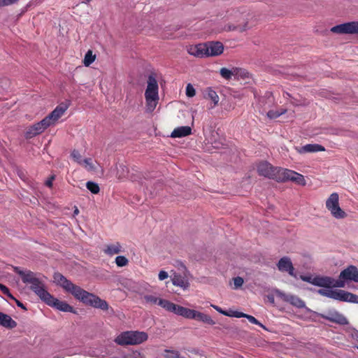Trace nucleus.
I'll list each match as a JSON object with an SVG mask.
<instances>
[{"mask_svg": "<svg viewBox=\"0 0 358 358\" xmlns=\"http://www.w3.org/2000/svg\"><path fill=\"white\" fill-rule=\"evenodd\" d=\"M48 127V123L43 119L41 121L33 124L27 129L25 133V137L26 138H31L43 132Z\"/></svg>", "mask_w": 358, "mask_h": 358, "instance_id": "4468645a", "label": "nucleus"}, {"mask_svg": "<svg viewBox=\"0 0 358 358\" xmlns=\"http://www.w3.org/2000/svg\"><path fill=\"white\" fill-rule=\"evenodd\" d=\"M326 208L336 219H343L347 217L346 213L339 206V195L336 192L331 194L327 199Z\"/></svg>", "mask_w": 358, "mask_h": 358, "instance_id": "423d86ee", "label": "nucleus"}, {"mask_svg": "<svg viewBox=\"0 0 358 358\" xmlns=\"http://www.w3.org/2000/svg\"><path fill=\"white\" fill-rule=\"evenodd\" d=\"M336 280L338 287H344L348 282H358L357 268L352 265L348 266L341 272L338 279Z\"/></svg>", "mask_w": 358, "mask_h": 358, "instance_id": "0eeeda50", "label": "nucleus"}, {"mask_svg": "<svg viewBox=\"0 0 358 358\" xmlns=\"http://www.w3.org/2000/svg\"><path fill=\"white\" fill-rule=\"evenodd\" d=\"M238 68H234L232 70H229L227 68H222L220 71V73L223 78L229 80L233 76H236V75H238Z\"/></svg>", "mask_w": 358, "mask_h": 358, "instance_id": "cd10ccee", "label": "nucleus"}, {"mask_svg": "<svg viewBox=\"0 0 358 358\" xmlns=\"http://www.w3.org/2000/svg\"><path fill=\"white\" fill-rule=\"evenodd\" d=\"M192 133V129L189 126H182L176 128L171 133L172 138H181L189 136Z\"/></svg>", "mask_w": 358, "mask_h": 358, "instance_id": "a878e982", "label": "nucleus"}, {"mask_svg": "<svg viewBox=\"0 0 358 358\" xmlns=\"http://www.w3.org/2000/svg\"><path fill=\"white\" fill-rule=\"evenodd\" d=\"M0 325L7 329L16 327L17 322L10 316L0 312Z\"/></svg>", "mask_w": 358, "mask_h": 358, "instance_id": "393cba45", "label": "nucleus"}, {"mask_svg": "<svg viewBox=\"0 0 358 358\" xmlns=\"http://www.w3.org/2000/svg\"><path fill=\"white\" fill-rule=\"evenodd\" d=\"M55 179V176H52L50 178H49L46 182H45V185L49 187H51L52 185V180Z\"/></svg>", "mask_w": 358, "mask_h": 358, "instance_id": "5fc2aeb1", "label": "nucleus"}, {"mask_svg": "<svg viewBox=\"0 0 358 358\" xmlns=\"http://www.w3.org/2000/svg\"><path fill=\"white\" fill-rule=\"evenodd\" d=\"M53 278L55 283L61 286L66 292L71 293L76 299L83 303L102 310H107L109 308L108 303L106 301L74 285L62 274L55 273Z\"/></svg>", "mask_w": 358, "mask_h": 358, "instance_id": "f257e3e1", "label": "nucleus"}, {"mask_svg": "<svg viewBox=\"0 0 358 358\" xmlns=\"http://www.w3.org/2000/svg\"><path fill=\"white\" fill-rule=\"evenodd\" d=\"M13 300L15 301V303H16V304H17V306L18 307H20V308H22L24 310H27V308L24 306V305L22 302H20V301H18L15 298Z\"/></svg>", "mask_w": 358, "mask_h": 358, "instance_id": "864d4df0", "label": "nucleus"}, {"mask_svg": "<svg viewBox=\"0 0 358 358\" xmlns=\"http://www.w3.org/2000/svg\"><path fill=\"white\" fill-rule=\"evenodd\" d=\"M164 352V357L166 358H185V357L181 356L180 352L177 350H165Z\"/></svg>", "mask_w": 358, "mask_h": 358, "instance_id": "72a5a7b5", "label": "nucleus"}, {"mask_svg": "<svg viewBox=\"0 0 358 358\" xmlns=\"http://www.w3.org/2000/svg\"><path fill=\"white\" fill-rule=\"evenodd\" d=\"M357 349H358V346H357Z\"/></svg>", "mask_w": 358, "mask_h": 358, "instance_id": "4d7b16f0", "label": "nucleus"}, {"mask_svg": "<svg viewBox=\"0 0 358 358\" xmlns=\"http://www.w3.org/2000/svg\"><path fill=\"white\" fill-rule=\"evenodd\" d=\"M169 277V274L165 271H160L158 275V278L159 280H164Z\"/></svg>", "mask_w": 358, "mask_h": 358, "instance_id": "3c124183", "label": "nucleus"}, {"mask_svg": "<svg viewBox=\"0 0 358 358\" xmlns=\"http://www.w3.org/2000/svg\"><path fill=\"white\" fill-rule=\"evenodd\" d=\"M296 151L299 153H307V152H317L320 151H324L325 148L320 144H306L300 148H296Z\"/></svg>", "mask_w": 358, "mask_h": 358, "instance_id": "4be33fe9", "label": "nucleus"}, {"mask_svg": "<svg viewBox=\"0 0 358 358\" xmlns=\"http://www.w3.org/2000/svg\"><path fill=\"white\" fill-rule=\"evenodd\" d=\"M278 269L281 272H287L289 275L296 278L294 268L289 257H283L280 259L277 264Z\"/></svg>", "mask_w": 358, "mask_h": 358, "instance_id": "dca6fc26", "label": "nucleus"}, {"mask_svg": "<svg viewBox=\"0 0 358 358\" xmlns=\"http://www.w3.org/2000/svg\"><path fill=\"white\" fill-rule=\"evenodd\" d=\"M143 299L144 300L145 303L149 305H156L158 304L159 306L163 308L167 311V308L166 306H167L166 303H171V301L166 299H162L157 296L156 295L152 294H145L143 296Z\"/></svg>", "mask_w": 358, "mask_h": 358, "instance_id": "6ab92c4d", "label": "nucleus"}, {"mask_svg": "<svg viewBox=\"0 0 358 358\" xmlns=\"http://www.w3.org/2000/svg\"><path fill=\"white\" fill-rule=\"evenodd\" d=\"M86 169L88 171H92L94 169V166L92 164V159L90 158L85 159L82 161V164Z\"/></svg>", "mask_w": 358, "mask_h": 358, "instance_id": "4c0bfd02", "label": "nucleus"}, {"mask_svg": "<svg viewBox=\"0 0 358 358\" xmlns=\"http://www.w3.org/2000/svg\"><path fill=\"white\" fill-rule=\"evenodd\" d=\"M194 315V318H193V320H196L211 325H213L215 323L209 315L203 313L195 310Z\"/></svg>", "mask_w": 358, "mask_h": 358, "instance_id": "bb28decb", "label": "nucleus"}, {"mask_svg": "<svg viewBox=\"0 0 358 358\" xmlns=\"http://www.w3.org/2000/svg\"><path fill=\"white\" fill-rule=\"evenodd\" d=\"M71 156L72 157V158L73 159V160L76 162H77L79 164H82L83 159H82V157H81V155L80 154L79 151H78L76 150H73L71 152Z\"/></svg>", "mask_w": 358, "mask_h": 358, "instance_id": "58836bf2", "label": "nucleus"}, {"mask_svg": "<svg viewBox=\"0 0 358 358\" xmlns=\"http://www.w3.org/2000/svg\"><path fill=\"white\" fill-rule=\"evenodd\" d=\"M225 31H234L238 30L240 31H243L245 30V25L242 27L240 24L234 25V24H228L224 27Z\"/></svg>", "mask_w": 358, "mask_h": 358, "instance_id": "e433bc0d", "label": "nucleus"}, {"mask_svg": "<svg viewBox=\"0 0 358 358\" xmlns=\"http://www.w3.org/2000/svg\"><path fill=\"white\" fill-rule=\"evenodd\" d=\"M180 269L182 271L184 275H182L176 271H171V282L173 285L180 287L185 290L189 287V282H188L185 273L187 269L185 266L182 263L180 264Z\"/></svg>", "mask_w": 358, "mask_h": 358, "instance_id": "9d476101", "label": "nucleus"}, {"mask_svg": "<svg viewBox=\"0 0 358 358\" xmlns=\"http://www.w3.org/2000/svg\"><path fill=\"white\" fill-rule=\"evenodd\" d=\"M115 262L118 267H123L128 264L129 260L124 256H117L115 259Z\"/></svg>", "mask_w": 358, "mask_h": 358, "instance_id": "c9c22d12", "label": "nucleus"}, {"mask_svg": "<svg viewBox=\"0 0 358 358\" xmlns=\"http://www.w3.org/2000/svg\"><path fill=\"white\" fill-rule=\"evenodd\" d=\"M158 84L155 77L150 75L148 79V85L145 92V98L146 102V111L152 112L158 103Z\"/></svg>", "mask_w": 358, "mask_h": 358, "instance_id": "39448f33", "label": "nucleus"}, {"mask_svg": "<svg viewBox=\"0 0 358 358\" xmlns=\"http://www.w3.org/2000/svg\"><path fill=\"white\" fill-rule=\"evenodd\" d=\"M117 176L119 179L125 178L129 172L127 166L122 164L117 166Z\"/></svg>", "mask_w": 358, "mask_h": 358, "instance_id": "c756f323", "label": "nucleus"}, {"mask_svg": "<svg viewBox=\"0 0 358 358\" xmlns=\"http://www.w3.org/2000/svg\"><path fill=\"white\" fill-rule=\"evenodd\" d=\"M229 315H228L229 317H236V318L245 317V316L247 315L242 312L234 311V310H230V311H229Z\"/></svg>", "mask_w": 358, "mask_h": 358, "instance_id": "37998d69", "label": "nucleus"}, {"mask_svg": "<svg viewBox=\"0 0 358 358\" xmlns=\"http://www.w3.org/2000/svg\"><path fill=\"white\" fill-rule=\"evenodd\" d=\"M233 281H234L233 289H237L240 288L243 285V282H244L243 278L239 277V276L234 278Z\"/></svg>", "mask_w": 358, "mask_h": 358, "instance_id": "ea45409f", "label": "nucleus"}, {"mask_svg": "<svg viewBox=\"0 0 358 358\" xmlns=\"http://www.w3.org/2000/svg\"><path fill=\"white\" fill-rule=\"evenodd\" d=\"M275 293L277 296L282 299L284 301L288 302L296 308H301L306 307L305 302L296 296L287 294L279 289H276Z\"/></svg>", "mask_w": 358, "mask_h": 358, "instance_id": "f8f14e48", "label": "nucleus"}, {"mask_svg": "<svg viewBox=\"0 0 358 358\" xmlns=\"http://www.w3.org/2000/svg\"><path fill=\"white\" fill-rule=\"evenodd\" d=\"M18 0H0V7L7 6L16 3Z\"/></svg>", "mask_w": 358, "mask_h": 358, "instance_id": "de8ad7c7", "label": "nucleus"}, {"mask_svg": "<svg viewBox=\"0 0 358 358\" xmlns=\"http://www.w3.org/2000/svg\"><path fill=\"white\" fill-rule=\"evenodd\" d=\"M0 290L2 292V293L3 294L6 295L10 299H15V297L10 292L9 289L6 286H5L1 283H0Z\"/></svg>", "mask_w": 358, "mask_h": 358, "instance_id": "79ce46f5", "label": "nucleus"}, {"mask_svg": "<svg viewBox=\"0 0 358 358\" xmlns=\"http://www.w3.org/2000/svg\"><path fill=\"white\" fill-rule=\"evenodd\" d=\"M79 213V210L77 207H75L74 211H73V216L77 215Z\"/></svg>", "mask_w": 358, "mask_h": 358, "instance_id": "6e6d98bb", "label": "nucleus"}, {"mask_svg": "<svg viewBox=\"0 0 358 358\" xmlns=\"http://www.w3.org/2000/svg\"><path fill=\"white\" fill-rule=\"evenodd\" d=\"M103 251L106 255L108 256H113L114 255H117L122 252V247L119 242H116L113 244L106 245Z\"/></svg>", "mask_w": 358, "mask_h": 358, "instance_id": "5701e85b", "label": "nucleus"}, {"mask_svg": "<svg viewBox=\"0 0 358 358\" xmlns=\"http://www.w3.org/2000/svg\"><path fill=\"white\" fill-rule=\"evenodd\" d=\"M301 279L314 285L315 275H301Z\"/></svg>", "mask_w": 358, "mask_h": 358, "instance_id": "a18cd8bd", "label": "nucleus"}, {"mask_svg": "<svg viewBox=\"0 0 358 358\" xmlns=\"http://www.w3.org/2000/svg\"><path fill=\"white\" fill-rule=\"evenodd\" d=\"M321 317L327 320L338 324L345 325L348 324V319L343 314L336 310L330 311L327 315H321Z\"/></svg>", "mask_w": 358, "mask_h": 358, "instance_id": "a211bd4d", "label": "nucleus"}, {"mask_svg": "<svg viewBox=\"0 0 358 358\" xmlns=\"http://www.w3.org/2000/svg\"><path fill=\"white\" fill-rule=\"evenodd\" d=\"M87 353L90 357L98 358H104L108 354V352L106 350H101L98 349H90Z\"/></svg>", "mask_w": 358, "mask_h": 358, "instance_id": "c85d7f7f", "label": "nucleus"}, {"mask_svg": "<svg viewBox=\"0 0 358 358\" xmlns=\"http://www.w3.org/2000/svg\"><path fill=\"white\" fill-rule=\"evenodd\" d=\"M314 285L327 288L317 291L322 296L341 301L358 303V295L343 289H332L331 288L338 287L336 280L331 277L315 275Z\"/></svg>", "mask_w": 358, "mask_h": 358, "instance_id": "f03ea898", "label": "nucleus"}, {"mask_svg": "<svg viewBox=\"0 0 358 358\" xmlns=\"http://www.w3.org/2000/svg\"><path fill=\"white\" fill-rule=\"evenodd\" d=\"M331 31L338 34H358V22H350L336 25Z\"/></svg>", "mask_w": 358, "mask_h": 358, "instance_id": "1a4fd4ad", "label": "nucleus"}, {"mask_svg": "<svg viewBox=\"0 0 358 358\" xmlns=\"http://www.w3.org/2000/svg\"><path fill=\"white\" fill-rule=\"evenodd\" d=\"M275 171L276 167H273L271 164L266 162L259 163L257 166L258 173L268 178L274 179Z\"/></svg>", "mask_w": 358, "mask_h": 358, "instance_id": "f3484780", "label": "nucleus"}, {"mask_svg": "<svg viewBox=\"0 0 358 358\" xmlns=\"http://www.w3.org/2000/svg\"><path fill=\"white\" fill-rule=\"evenodd\" d=\"M86 187L87 189L90 190L92 194H98L99 192V186L96 182L88 181L86 183Z\"/></svg>", "mask_w": 358, "mask_h": 358, "instance_id": "473e14b6", "label": "nucleus"}, {"mask_svg": "<svg viewBox=\"0 0 358 358\" xmlns=\"http://www.w3.org/2000/svg\"><path fill=\"white\" fill-rule=\"evenodd\" d=\"M238 70H239L238 74L236 75V76L241 77L243 78H248L249 73L247 71H245V69H238Z\"/></svg>", "mask_w": 358, "mask_h": 358, "instance_id": "09e8293b", "label": "nucleus"}, {"mask_svg": "<svg viewBox=\"0 0 358 358\" xmlns=\"http://www.w3.org/2000/svg\"><path fill=\"white\" fill-rule=\"evenodd\" d=\"M148 338L146 332L138 331H127L120 334L114 340L119 345H139Z\"/></svg>", "mask_w": 358, "mask_h": 358, "instance_id": "20e7f679", "label": "nucleus"}, {"mask_svg": "<svg viewBox=\"0 0 358 358\" xmlns=\"http://www.w3.org/2000/svg\"><path fill=\"white\" fill-rule=\"evenodd\" d=\"M14 270L16 273H17L22 278V280H23V276L26 274L28 273V271H22L20 268L18 267H15L14 268Z\"/></svg>", "mask_w": 358, "mask_h": 358, "instance_id": "603ef678", "label": "nucleus"}, {"mask_svg": "<svg viewBox=\"0 0 358 358\" xmlns=\"http://www.w3.org/2000/svg\"><path fill=\"white\" fill-rule=\"evenodd\" d=\"M286 113V110L282 109L280 110H271L267 113V116L270 119H275L280 117L281 115L285 114Z\"/></svg>", "mask_w": 358, "mask_h": 358, "instance_id": "f704fd0d", "label": "nucleus"}, {"mask_svg": "<svg viewBox=\"0 0 358 358\" xmlns=\"http://www.w3.org/2000/svg\"><path fill=\"white\" fill-rule=\"evenodd\" d=\"M203 97L204 99L210 100L212 101L213 104H211L209 107L210 109L213 108L215 106H217L220 100L217 92L210 87L207 88L204 91Z\"/></svg>", "mask_w": 358, "mask_h": 358, "instance_id": "b1692460", "label": "nucleus"}, {"mask_svg": "<svg viewBox=\"0 0 358 358\" xmlns=\"http://www.w3.org/2000/svg\"><path fill=\"white\" fill-rule=\"evenodd\" d=\"M206 50V57H215L221 55L224 51V46L219 41H210L205 43Z\"/></svg>", "mask_w": 358, "mask_h": 358, "instance_id": "2eb2a0df", "label": "nucleus"}, {"mask_svg": "<svg viewBox=\"0 0 358 358\" xmlns=\"http://www.w3.org/2000/svg\"><path fill=\"white\" fill-rule=\"evenodd\" d=\"M211 306L215 309L216 310L218 313L224 315H226V316H228L229 315V311H227V310H222L220 307L217 306H215V305H211Z\"/></svg>", "mask_w": 358, "mask_h": 358, "instance_id": "8fccbe9b", "label": "nucleus"}, {"mask_svg": "<svg viewBox=\"0 0 358 358\" xmlns=\"http://www.w3.org/2000/svg\"><path fill=\"white\" fill-rule=\"evenodd\" d=\"M166 303V308H167L168 312L173 313L186 319L193 320L194 318V310L177 305L173 302Z\"/></svg>", "mask_w": 358, "mask_h": 358, "instance_id": "6e6552de", "label": "nucleus"}, {"mask_svg": "<svg viewBox=\"0 0 358 358\" xmlns=\"http://www.w3.org/2000/svg\"><path fill=\"white\" fill-rule=\"evenodd\" d=\"M196 94L195 89L190 83L187 84L186 87V95L188 97H193Z\"/></svg>", "mask_w": 358, "mask_h": 358, "instance_id": "a19ab883", "label": "nucleus"}, {"mask_svg": "<svg viewBox=\"0 0 358 358\" xmlns=\"http://www.w3.org/2000/svg\"><path fill=\"white\" fill-rule=\"evenodd\" d=\"M96 56L92 54V50H88L85 55L83 64L85 66H89L95 60Z\"/></svg>", "mask_w": 358, "mask_h": 358, "instance_id": "7c9ffc66", "label": "nucleus"}, {"mask_svg": "<svg viewBox=\"0 0 358 358\" xmlns=\"http://www.w3.org/2000/svg\"><path fill=\"white\" fill-rule=\"evenodd\" d=\"M45 303L47 305L53 307L60 311L69 313L73 312V308L72 306L68 304L66 301H59L51 294L50 298L47 299V300L45 301Z\"/></svg>", "mask_w": 358, "mask_h": 358, "instance_id": "ddd939ff", "label": "nucleus"}, {"mask_svg": "<svg viewBox=\"0 0 358 358\" xmlns=\"http://www.w3.org/2000/svg\"><path fill=\"white\" fill-rule=\"evenodd\" d=\"M294 171L282 169L280 167H276L275 175L274 176V180L280 182H285L287 180H291L294 175Z\"/></svg>", "mask_w": 358, "mask_h": 358, "instance_id": "412c9836", "label": "nucleus"}, {"mask_svg": "<svg viewBox=\"0 0 358 358\" xmlns=\"http://www.w3.org/2000/svg\"><path fill=\"white\" fill-rule=\"evenodd\" d=\"M124 358H145V357L140 352L134 351L131 354L125 357Z\"/></svg>", "mask_w": 358, "mask_h": 358, "instance_id": "49530a36", "label": "nucleus"}, {"mask_svg": "<svg viewBox=\"0 0 358 358\" xmlns=\"http://www.w3.org/2000/svg\"><path fill=\"white\" fill-rule=\"evenodd\" d=\"M245 318H247L250 323L257 324L263 328H265L264 327V325L261 322H259L255 317L247 314L245 316Z\"/></svg>", "mask_w": 358, "mask_h": 358, "instance_id": "c03bdc74", "label": "nucleus"}, {"mask_svg": "<svg viewBox=\"0 0 358 358\" xmlns=\"http://www.w3.org/2000/svg\"><path fill=\"white\" fill-rule=\"evenodd\" d=\"M291 181L295 182L298 185H303V186H305L306 184V180L304 178L303 176L297 172H295V171L294 173V175L292 178Z\"/></svg>", "mask_w": 358, "mask_h": 358, "instance_id": "2f4dec72", "label": "nucleus"}, {"mask_svg": "<svg viewBox=\"0 0 358 358\" xmlns=\"http://www.w3.org/2000/svg\"><path fill=\"white\" fill-rule=\"evenodd\" d=\"M206 50L205 43L189 45L187 47V52L196 57H206Z\"/></svg>", "mask_w": 358, "mask_h": 358, "instance_id": "aec40b11", "label": "nucleus"}, {"mask_svg": "<svg viewBox=\"0 0 358 358\" xmlns=\"http://www.w3.org/2000/svg\"><path fill=\"white\" fill-rule=\"evenodd\" d=\"M67 108L68 105L64 103L60 104L43 119L48 123L49 127L53 125L64 114Z\"/></svg>", "mask_w": 358, "mask_h": 358, "instance_id": "9b49d317", "label": "nucleus"}, {"mask_svg": "<svg viewBox=\"0 0 358 358\" xmlns=\"http://www.w3.org/2000/svg\"><path fill=\"white\" fill-rule=\"evenodd\" d=\"M44 277H41L37 273L28 271V273L23 276V282L29 284L30 289L45 302L50 298V294L45 289Z\"/></svg>", "mask_w": 358, "mask_h": 358, "instance_id": "7ed1b4c3", "label": "nucleus"}]
</instances>
